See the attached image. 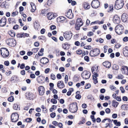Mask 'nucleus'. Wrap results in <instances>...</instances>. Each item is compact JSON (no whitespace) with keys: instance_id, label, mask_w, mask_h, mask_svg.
Instances as JSON below:
<instances>
[{"instance_id":"nucleus-31","label":"nucleus","mask_w":128,"mask_h":128,"mask_svg":"<svg viewBox=\"0 0 128 128\" xmlns=\"http://www.w3.org/2000/svg\"><path fill=\"white\" fill-rule=\"evenodd\" d=\"M65 19L64 17L62 16H61L57 18V21L58 22H60L64 20Z\"/></svg>"},{"instance_id":"nucleus-34","label":"nucleus","mask_w":128,"mask_h":128,"mask_svg":"<svg viewBox=\"0 0 128 128\" xmlns=\"http://www.w3.org/2000/svg\"><path fill=\"white\" fill-rule=\"evenodd\" d=\"M70 90L68 91L67 93V95L68 96H70L71 95L72 92L73 91V89L72 88H70Z\"/></svg>"},{"instance_id":"nucleus-52","label":"nucleus","mask_w":128,"mask_h":128,"mask_svg":"<svg viewBox=\"0 0 128 128\" xmlns=\"http://www.w3.org/2000/svg\"><path fill=\"white\" fill-rule=\"evenodd\" d=\"M2 91L4 92H7L6 88L3 87L2 89Z\"/></svg>"},{"instance_id":"nucleus-8","label":"nucleus","mask_w":128,"mask_h":128,"mask_svg":"<svg viewBox=\"0 0 128 128\" xmlns=\"http://www.w3.org/2000/svg\"><path fill=\"white\" fill-rule=\"evenodd\" d=\"M11 117L12 122H16L18 120L19 116L17 113H13L12 114Z\"/></svg>"},{"instance_id":"nucleus-43","label":"nucleus","mask_w":128,"mask_h":128,"mask_svg":"<svg viewBox=\"0 0 128 128\" xmlns=\"http://www.w3.org/2000/svg\"><path fill=\"white\" fill-rule=\"evenodd\" d=\"M120 89L121 90V92L122 93H124L125 92V90L124 88L122 86H121L120 88Z\"/></svg>"},{"instance_id":"nucleus-17","label":"nucleus","mask_w":128,"mask_h":128,"mask_svg":"<svg viewBox=\"0 0 128 128\" xmlns=\"http://www.w3.org/2000/svg\"><path fill=\"white\" fill-rule=\"evenodd\" d=\"M38 91L40 95H43L45 92L44 88L42 86H40L38 88Z\"/></svg>"},{"instance_id":"nucleus-25","label":"nucleus","mask_w":128,"mask_h":128,"mask_svg":"<svg viewBox=\"0 0 128 128\" xmlns=\"http://www.w3.org/2000/svg\"><path fill=\"white\" fill-rule=\"evenodd\" d=\"M112 106L114 108H116L118 105V103L115 100H113L112 103Z\"/></svg>"},{"instance_id":"nucleus-63","label":"nucleus","mask_w":128,"mask_h":128,"mask_svg":"<svg viewBox=\"0 0 128 128\" xmlns=\"http://www.w3.org/2000/svg\"><path fill=\"white\" fill-rule=\"evenodd\" d=\"M122 99L123 101H127L128 100V98L126 96H124L123 97Z\"/></svg>"},{"instance_id":"nucleus-30","label":"nucleus","mask_w":128,"mask_h":128,"mask_svg":"<svg viewBox=\"0 0 128 128\" xmlns=\"http://www.w3.org/2000/svg\"><path fill=\"white\" fill-rule=\"evenodd\" d=\"M8 21L9 24L15 23V19L13 18H8Z\"/></svg>"},{"instance_id":"nucleus-20","label":"nucleus","mask_w":128,"mask_h":128,"mask_svg":"<svg viewBox=\"0 0 128 128\" xmlns=\"http://www.w3.org/2000/svg\"><path fill=\"white\" fill-rule=\"evenodd\" d=\"M57 85L58 87L59 88H63L64 87V85L62 81H58L57 84Z\"/></svg>"},{"instance_id":"nucleus-35","label":"nucleus","mask_w":128,"mask_h":128,"mask_svg":"<svg viewBox=\"0 0 128 128\" xmlns=\"http://www.w3.org/2000/svg\"><path fill=\"white\" fill-rule=\"evenodd\" d=\"M47 13L46 10H42L41 11V13L44 16H46Z\"/></svg>"},{"instance_id":"nucleus-42","label":"nucleus","mask_w":128,"mask_h":128,"mask_svg":"<svg viewBox=\"0 0 128 128\" xmlns=\"http://www.w3.org/2000/svg\"><path fill=\"white\" fill-rule=\"evenodd\" d=\"M51 102L53 104H56L57 102V101L54 98H52L51 100Z\"/></svg>"},{"instance_id":"nucleus-54","label":"nucleus","mask_w":128,"mask_h":128,"mask_svg":"<svg viewBox=\"0 0 128 128\" xmlns=\"http://www.w3.org/2000/svg\"><path fill=\"white\" fill-rule=\"evenodd\" d=\"M50 77L53 80H54L56 78L55 76L52 74H51Z\"/></svg>"},{"instance_id":"nucleus-39","label":"nucleus","mask_w":128,"mask_h":128,"mask_svg":"<svg viewBox=\"0 0 128 128\" xmlns=\"http://www.w3.org/2000/svg\"><path fill=\"white\" fill-rule=\"evenodd\" d=\"M54 17V14H51L50 16H48V18L49 20H51L52 19H53Z\"/></svg>"},{"instance_id":"nucleus-37","label":"nucleus","mask_w":128,"mask_h":128,"mask_svg":"<svg viewBox=\"0 0 128 128\" xmlns=\"http://www.w3.org/2000/svg\"><path fill=\"white\" fill-rule=\"evenodd\" d=\"M8 100L10 102H12L14 100V98L13 96H11L8 99Z\"/></svg>"},{"instance_id":"nucleus-59","label":"nucleus","mask_w":128,"mask_h":128,"mask_svg":"<svg viewBox=\"0 0 128 128\" xmlns=\"http://www.w3.org/2000/svg\"><path fill=\"white\" fill-rule=\"evenodd\" d=\"M105 112L106 113L109 114L110 112V110L109 108H106L105 110Z\"/></svg>"},{"instance_id":"nucleus-23","label":"nucleus","mask_w":128,"mask_h":128,"mask_svg":"<svg viewBox=\"0 0 128 128\" xmlns=\"http://www.w3.org/2000/svg\"><path fill=\"white\" fill-rule=\"evenodd\" d=\"M30 5L32 8L31 10V11L32 12H34L35 11L36 8V6L34 4L33 2H31Z\"/></svg>"},{"instance_id":"nucleus-47","label":"nucleus","mask_w":128,"mask_h":128,"mask_svg":"<svg viewBox=\"0 0 128 128\" xmlns=\"http://www.w3.org/2000/svg\"><path fill=\"white\" fill-rule=\"evenodd\" d=\"M32 120V119L31 118H27L25 119V121L27 122H30Z\"/></svg>"},{"instance_id":"nucleus-27","label":"nucleus","mask_w":128,"mask_h":128,"mask_svg":"<svg viewBox=\"0 0 128 128\" xmlns=\"http://www.w3.org/2000/svg\"><path fill=\"white\" fill-rule=\"evenodd\" d=\"M34 26L35 29L37 30L40 27L39 24L36 22L34 23Z\"/></svg>"},{"instance_id":"nucleus-10","label":"nucleus","mask_w":128,"mask_h":128,"mask_svg":"<svg viewBox=\"0 0 128 128\" xmlns=\"http://www.w3.org/2000/svg\"><path fill=\"white\" fill-rule=\"evenodd\" d=\"M100 2L98 0H94L92 1V2L91 5L94 8H97L100 6Z\"/></svg>"},{"instance_id":"nucleus-32","label":"nucleus","mask_w":128,"mask_h":128,"mask_svg":"<svg viewBox=\"0 0 128 128\" xmlns=\"http://www.w3.org/2000/svg\"><path fill=\"white\" fill-rule=\"evenodd\" d=\"M9 34L12 37H14L15 35V33L13 31H10L9 32Z\"/></svg>"},{"instance_id":"nucleus-55","label":"nucleus","mask_w":128,"mask_h":128,"mask_svg":"<svg viewBox=\"0 0 128 128\" xmlns=\"http://www.w3.org/2000/svg\"><path fill=\"white\" fill-rule=\"evenodd\" d=\"M56 116V114L54 112H52L50 114V116L52 118H54Z\"/></svg>"},{"instance_id":"nucleus-3","label":"nucleus","mask_w":128,"mask_h":128,"mask_svg":"<svg viewBox=\"0 0 128 128\" xmlns=\"http://www.w3.org/2000/svg\"><path fill=\"white\" fill-rule=\"evenodd\" d=\"M115 30L116 32L118 34H121L123 33L124 31V28L122 25L118 24L116 26Z\"/></svg>"},{"instance_id":"nucleus-29","label":"nucleus","mask_w":128,"mask_h":128,"mask_svg":"<svg viewBox=\"0 0 128 128\" xmlns=\"http://www.w3.org/2000/svg\"><path fill=\"white\" fill-rule=\"evenodd\" d=\"M114 123L116 126H120L121 125L120 122H118L116 120H114Z\"/></svg>"},{"instance_id":"nucleus-50","label":"nucleus","mask_w":128,"mask_h":128,"mask_svg":"<svg viewBox=\"0 0 128 128\" xmlns=\"http://www.w3.org/2000/svg\"><path fill=\"white\" fill-rule=\"evenodd\" d=\"M91 86L90 84H88L85 86V88L86 89H88Z\"/></svg>"},{"instance_id":"nucleus-9","label":"nucleus","mask_w":128,"mask_h":128,"mask_svg":"<svg viewBox=\"0 0 128 128\" xmlns=\"http://www.w3.org/2000/svg\"><path fill=\"white\" fill-rule=\"evenodd\" d=\"M72 34L70 32H66L64 33V38L66 40H70L72 37Z\"/></svg>"},{"instance_id":"nucleus-1","label":"nucleus","mask_w":128,"mask_h":128,"mask_svg":"<svg viewBox=\"0 0 128 128\" xmlns=\"http://www.w3.org/2000/svg\"><path fill=\"white\" fill-rule=\"evenodd\" d=\"M78 109L77 104L76 102H74L70 105L69 111L72 113L76 112Z\"/></svg>"},{"instance_id":"nucleus-7","label":"nucleus","mask_w":128,"mask_h":128,"mask_svg":"<svg viewBox=\"0 0 128 128\" xmlns=\"http://www.w3.org/2000/svg\"><path fill=\"white\" fill-rule=\"evenodd\" d=\"M100 52L98 48H96L91 51L90 54L91 56H97L99 54Z\"/></svg>"},{"instance_id":"nucleus-13","label":"nucleus","mask_w":128,"mask_h":128,"mask_svg":"<svg viewBox=\"0 0 128 128\" xmlns=\"http://www.w3.org/2000/svg\"><path fill=\"white\" fill-rule=\"evenodd\" d=\"M122 20L124 22H128V16L126 14L124 13L122 15Z\"/></svg>"},{"instance_id":"nucleus-6","label":"nucleus","mask_w":128,"mask_h":128,"mask_svg":"<svg viewBox=\"0 0 128 128\" xmlns=\"http://www.w3.org/2000/svg\"><path fill=\"white\" fill-rule=\"evenodd\" d=\"M91 75V73L87 71H84L81 74V76L83 78L86 80L89 78Z\"/></svg>"},{"instance_id":"nucleus-2","label":"nucleus","mask_w":128,"mask_h":128,"mask_svg":"<svg viewBox=\"0 0 128 128\" xmlns=\"http://www.w3.org/2000/svg\"><path fill=\"white\" fill-rule=\"evenodd\" d=\"M124 5L123 0H116L115 2V8L117 10L119 9L122 8Z\"/></svg>"},{"instance_id":"nucleus-14","label":"nucleus","mask_w":128,"mask_h":128,"mask_svg":"<svg viewBox=\"0 0 128 128\" xmlns=\"http://www.w3.org/2000/svg\"><path fill=\"white\" fill-rule=\"evenodd\" d=\"M6 40V42L7 44L11 46H14L16 44V40Z\"/></svg>"},{"instance_id":"nucleus-11","label":"nucleus","mask_w":128,"mask_h":128,"mask_svg":"<svg viewBox=\"0 0 128 128\" xmlns=\"http://www.w3.org/2000/svg\"><path fill=\"white\" fill-rule=\"evenodd\" d=\"M25 96L26 98L30 100H33L35 98L34 95L32 92L26 93Z\"/></svg>"},{"instance_id":"nucleus-21","label":"nucleus","mask_w":128,"mask_h":128,"mask_svg":"<svg viewBox=\"0 0 128 128\" xmlns=\"http://www.w3.org/2000/svg\"><path fill=\"white\" fill-rule=\"evenodd\" d=\"M49 62L48 60L45 58H42L40 59V62L44 64H45Z\"/></svg>"},{"instance_id":"nucleus-60","label":"nucleus","mask_w":128,"mask_h":128,"mask_svg":"<svg viewBox=\"0 0 128 128\" xmlns=\"http://www.w3.org/2000/svg\"><path fill=\"white\" fill-rule=\"evenodd\" d=\"M30 77L32 78H35L36 76L34 74H32L30 75Z\"/></svg>"},{"instance_id":"nucleus-61","label":"nucleus","mask_w":128,"mask_h":128,"mask_svg":"<svg viewBox=\"0 0 128 128\" xmlns=\"http://www.w3.org/2000/svg\"><path fill=\"white\" fill-rule=\"evenodd\" d=\"M112 117L114 118H116L117 117V115L116 114H113L112 115Z\"/></svg>"},{"instance_id":"nucleus-53","label":"nucleus","mask_w":128,"mask_h":128,"mask_svg":"<svg viewBox=\"0 0 128 128\" xmlns=\"http://www.w3.org/2000/svg\"><path fill=\"white\" fill-rule=\"evenodd\" d=\"M65 82L66 83L68 80V76L67 75H66L64 78Z\"/></svg>"},{"instance_id":"nucleus-5","label":"nucleus","mask_w":128,"mask_h":128,"mask_svg":"<svg viewBox=\"0 0 128 128\" xmlns=\"http://www.w3.org/2000/svg\"><path fill=\"white\" fill-rule=\"evenodd\" d=\"M83 23L82 22L81 18H78L76 20V22L75 24V28L77 30H80V27L83 25Z\"/></svg>"},{"instance_id":"nucleus-48","label":"nucleus","mask_w":128,"mask_h":128,"mask_svg":"<svg viewBox=\"0 0 128 128\" xmlns=\"http://www.w3.org/2000/svg\"><path fill=\"white\" fill-rule=\"evenodd\" d=\"M82 50H78L76 51V53L78 54H82Z\"/></svg>"},{"instance_id":"nucleus-40","label":"nucleus","mask_w":128,"mask_h":128,"mask_svg":"<svg viewBox=\"0 0 128 128\" xmlns=\"http://www.w3.org/2000/svg\"><path fill=\"white\" fill-rule=\"evenodd\" d=\"M38 39L42 40H44L46 39V38L44 36H41L38 37Z\"/></svg>"},{"instance_id":"nucleus-64","label":"nucleus","mask_w":128,"mask_h":128,"mask_svg":"<svg viewBox=\"0 0 128 128\" xmlns=\"http://www.w3.org/2000/svg\"><path fill=\"white\" fill-rule=\"evenodd\" d=\"M56 26L54 25H52L50 26V28L51 30H54L56 29Z\"/></svg>"},{"instance_id":"nucleus-26","label":"nucleus","mask_w":128,"mask_h":128,"mask_svg":"<svg viewBox=\"0 0 128 128\" xmlns=\"http://www.w3.org/2000/svg\"><path fill=\"white\" fill-rule=\"evenodd\" d=\"M70 45L67 43L62 44V48L65 50H68L69 48Z\"/></svg>"},{"instance_id":"nucleus-12","label":"nucleus","mask_w":128,"mask_h":128,"mask_svg":"<svg viewBox=\"0 0 128 128\" xmlns=\"http://www.w3.org/2000/svg\"><path fill=\"white\" fill-rule=\"evenodd\" d=\"M120 70L122 74L128 75V67L125 66H122Z\"/></svg>"},{"instance_id":"nucleus-45","label":"nucleus","mask_w":128,"mask_h":128,"mask_svg":"<svg viewBox=\"0 0 128 128\" xmlns=\"http://www.w3.org/2000/svg\"><path fill=\"white\" fill-rule=\"evenodd\" d=\"M108 47L107 46H104V53H106L107 52V50L108 49Z\"/></svg>"},{"instance_id":"nucleus-4","label":"nucleus","mask_w":128,"mask_h":128,"mask_svg":"<svg viewBox=\"0 0 128 128\" xmlns=\"http://www.w3.org/2000/svg\"><path fill=\"white\" fill-rule=\"evenodd\" d=\"M0 51L1 54L3 58H6L9 55V52L6 48H2L0 49Z\"/></svg>"},{"instance_id":"nucleus-41","label":"nucleus","mask_w":128,"mask_h":128,"mask_svg":"<svg viewBox=\"0 0 128 128\" xmlns=\"http://www.w3.org/2000/svg\"><path fill=\"white\" fill-rule=\"evenodd\" d=\"M117 78L119 79L122 80L124 78V76L122 74H119Z\"/></svg>"},{"instance_id":"nucleus-15","label":"nucleus","mask_w":128,"mask_h":128,"mask_svg":"<svg viewBox=\"0 0 128 128\" xmlns=\"http://www.w3.org/2000/svg\"><path fill=\"white\" fill-rule=\"evenodd\" d=\"M6 20L5 17H4L0 20V26H4L6 24Z\"/></svg>"},{"instance_id":"nucleus-56","label":"nucleus","mask_w":128,"mask_h":128,"mask_svg":"<svg viewBox=\"0 0 128 128\" xmlns=\"http://www.w3.org/2000/svg\"><path fill=\"white\" fill-rule=\"evenodd\" d=\"M38 48H34L32 50V51L34 53L38 51Z\"/></svg>"},{"instance_id":"nucleus-24","label":"nucleus","mask_w":128,"mask_h":128,"mask_svg":"<svg viewBox=\"0 0 128 128\" xmlns=\"http://www.w3.org/2000/svg\"><path fill=\"white\" fill-rule=\"evenodd\" d=\"M83 6L84 8L86 10L89 9L90 7V6L89 4L86 2L83 3Z\"/></svg>"},{"instance_id":"nucleus-33","label":"nucleus","mask_w":128,"mask_h":128,"mask_svg":"<svg viewBox=\"0 0 128 128\" xmlns=\"http://www.w3.org/2000/svg\"><path fill=\"white\" fill-rule=\"evenodd\" d=\"M13 108L15 110L20 109V108L18 107V105L16 104H14Z\"/></svg>"},{"instance_id":"nucleus-18","label":"nucleus","mask_w":128,"mask_h":128,"mask_svg":"<svg viewBox=\"0 0 128 128\" xmlns=\"http://www.w3.org/2000/svg\"><path fill=\"white\" fill-rule=\"evenodd\" d=\"M120 18L117 16H115L113 18L114 22L116 24H118L120 23Z\"/></svg>"},{"instance_id":"nucleus-16","label":"nucleus","mask_w":128,"mask_h":128,"mask_svg":"<svg viewBox=\"0 0 128 128\" xmlns=\"http://www.w3.org/2000/svg\"><path fill=\"white\" fill-rule=\"evenodd\" d=\"M66 16L70 19L72 18L73 17V14L72 13V10L71 9H69L68 11L66 14Z\"/></svg>"},{"instance_id":"nucleus-19","label":"nucleus","mask_w":128,"mask_h":128,"mask_svg":"<svg viewBox=\"0 0 128 128\" xmlns=\"http://www.w3.org/2000/svg\"><path fill=\"white\" fill-rule=\"evenodd\" d=\"M123 50L124 55L126 56H128V47L126 46L124 48Z\"/></svg>"},{"instance_id":"nucleus-22","label":"nucleus","mask_w":128,"mask_h":128,"mask_svg":"<svg viewBox=\"0 0 128 128\" xmlns=\"http://www.w3.org/2000/svg\"><path fill=\"white\" fill-rule=\"evenodd\" d=\"M103 65L106 67L109 68L111 66L110 62H103Z\"/></svg>"},{"instance_id":"nucleus-49","label":"nucleus","mask_w":128,"mask_h":128,"mask_svg":"<svg viewBox=\"0 0 128 128\" xmlns=\"http://www.w3.org/2000/svg\"><path fill=\"white\" fill-rule=\"evenodd\" d=\"M19 10L20 13V14H22V11L24 10L23 7L22 6H20L19 8Z\"/></svg>"},{"instance_id":"nucleus-46","label":"nucleus","mask_w":128,"mask_h":128,"mask_svg":"<svg viewBox=\"0 0 128 128\" xmlns=\"http://www.w3.org/2000/svg\"><path fill=\"white\" fill-rule=\"evenodd\" d=\"M84 60L87 62H88L89 61V59L88 56H85L84 57Z\"/></svg>"},{"instance_id":"nucleus-57","label":"nucleus","mask_w":128,"mask_h":128,"mask_svg":"<svg viewBox=\"0 0 128 128\" xmlns=\"http://www.w3.org/2000/svg\"><path fill=\"white\" fill-rule=\"evenodd\" d=\"M76 98L78 99H80L81 98V95L79 94H77L76 96Z\"/></svg>"},{"instance_id":"nucleus-62","label":"nucleus","mask_w":128,"mask_h":128,"mask_svg":"<svg viewBox=\"0 0 128 128\" xmlns=\"http://www.w3.org/2000/svg\"><path fill=\"white\" fill-rule=\"evenodd\" d=\"M4 64L6 66H9V62L8 61H6L4 62Z\"/></svg>"},{"instance_id":"nucleus-36","label":"nucleus","mask_w":128,"mask_h":128,"mask_svg":"<svg viewBox=\"0 0 128 128\" xmlns=\"http://www.w3.org/2000/svg\"><path fill=\"white\" fill-rule=\"evenodd\" d=\"M93 80H94V83L95 84H96L98 82L97 77L93 76Z\"/></svg>"},{"instance_id":"nucleus-38","label":"nucleus","mask_w":128,"mask_h":128,"mask_svg":"<svg viewBox=\"0 0 128 128\" xmlns=\"http://www.w3.org/2000/svg\"><path fill=\"white\" fill-rule=\"evenodd\" d=\"M18 12L17 11H15L12 12V16H14L18 14Z\"/></svg>"},{"instance_id":"nucleus-51","label":"nucleus","mask_w":128,"mask_h":128,"mask_svg":"<svg viewBox=\"0 0 128 128\" xmlns=\"http://www.w3.org/2000/svg\"><path fill=\"white\" fill-rule=\"evenodd\" d=\"M112 36L110 34H108L106 36V38L107 40H109L110 39Z\"/></svg>"},{"instance_id":"nucleus-44","label":"nucleus","mask_w":128,"mask_h":128,"mask_svg":"<svg viewBox=\"0 0 128 128\" xmlns=\"http://www.w3.org/2000/svg\"><path fill=\"white\" fill-rule=\"evenodd\" d=\"M110 87L111 90L113 91L116 88V87L114 86L113 85H111L110 86Z\"/></svg>"},{"instance_id":"nucleus-28","label":"nucleus","mask_w":128,"mask_h":128,"mask_svg":"<svg viewBox=\"0 0 128 128\" xmlns=\"http://www.w3.org/2000/svg\"><path fill=\"white\" fill-rule=\"evenodd\" d=\"M98 68L97 66L93 67L91 68L92 72L93 73V72H96L98 71Z\"/></svg>"},{"instance_id":"nucleus-58","label":"nucleus","mask_w":128,"mask_h":128,"mask_svg":"<svg viewBox=\"0 0 128 128\" xmlns=\"http://www.w3.org/2000/svg\"><path fill=\"white\" fill-rule=\"evenodd\" d=\"M18 27H19V26L18 25L16 24V25H14V27L13 28L14 29L16 30V29H18Z\"/></svg>"}]
</instances>
